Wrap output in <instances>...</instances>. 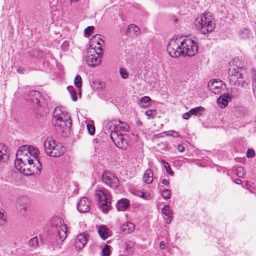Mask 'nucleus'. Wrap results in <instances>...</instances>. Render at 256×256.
<instances>
[{
    "label": "nucleus",
    "mask_w": 256,
    "mask_h": 256,
    "mask_svg": "<svg viewBox=\"0 0 256 256\" xmlns=\"http://www.w3.org/2000/svg\"><path fill=\"white\" fill-rule=\"evenodd\" d=\"M94 142H95V139H94L93 140V143H94V149H95V148H96V146L94 145Z\"/></svg>",
    "instance_id": "obj_59"
},
{
    "label": "nucleus",
    "mask_w": 256,
    "mask_h": 256,
    "mask_svg": "<svg viewBox=\"0 0 256 256\" xmlns=\"http://www.w3.org/2000/svg\"><path fill=\"white\" fill-rule=\"evenodd\" d=\"M56 236L57 240L58 239L60 242H63L66 237V227L64 225L61 224L56 227Z\"/></svg>",
    "instance_id": "obj_16"
},
{
    "label": "nucleus",
    "mask_w": 256,
    "mask_h": 256,
    "mask_svg": "<svg viewBox=\"0 0 256 256\" xmlns=\"http://www.w3.org/2000/svg\"><path fill=\"white\" fill-rule=\"evenodd\" d=\"M132 31L136 35H138L140 32V28L135 24H131L128 26V28L126 30V34H130Z\"/></svg>",
    "instance_id": "obj_26"
},
{
    "label": "nucleus",
    "mask_w": 256,
    "mask_h": 256,
    "mask_svg": "<svg viewBox=\"0 0 256 256\" xmlns=\"http://www.w3.org/2000/svg\"><path fill=\"white\" fill-rule=\"evenodd\" d=\"M255 155V152L252 148H248L246 152V156L248 158H252Z\"/></svg>",
    "instance_id": "obj_43"
},
{
    "label": "nucleus",
    "mask_w": 256,
    "mask_h": 256,
    "mask_svg": "<svg viewBox=\"0 0 256 256\" xmlns=\"http://www.w3.org/2000/svg\"><path fill=\"white\" fill-rule=\"evenodd\" d=\"M162 197L165 199H168L171 196V192L168 189H164L162 192Z\"/></svg>",
    "instance_id": "obj_41"
},
{
    "label": "nucleus",
    "mask_w": 256,
    "mask_h": 256,
    "mask_svg": "<svg viewBox=\"0 0 256 256\" xmlns=\"http://www.w3.org/2000/svg\"><path fill=\"white\" fill-rule=\"evenodd\" d=\"M168 136H172L174 138H178L179 136V134L177 132L172 131L170 133L168 134Z\"/></svg>",
    "instance_id": "obj_46"
},
{
    "label": "nucleus",
    "mask_w": 256,
    "mask_h": 256,
    "mask_svg": "<svg viewBox=\"0 0 256 256\" xmlns=\"http://www.w3.org/2000/svg\"><path fill=\"white\" fill-rule=\"evenodd\" d=\"M101 62H102V60H100L98 62L97 61V66H98L100 64Z\"/></svg>",
    "instance_id": "obj_58"
},
{
    "label": "nucleus",
    "mask_w": 256,
    "mask_h": 256,
    "mask_svg": "<svg viewBox=\"0 0 256 256\" xmlns=\"http://www.w3.org/2000/svg\"><path fill=\"white\" fill-rule=\"evenodd\" d=\"M172 219V217L170 216V218H168V219L167 220V223L170 224L171 222Z\"/></svg>",
    "instance_id": "obj_55"
},
{
    "label": "nucleus",
    "mask_w": 256,
    "mask_h": 256,
    "mask_svg": "<svg viewBox=\"0 0 256 256\" xmlns=\"http://www.w3.org/2000/svg\"><path fill=\"white\" fill-rule=\"evenodd\" d=\"M39 151L34 147L28 145H23L20 146L18 151L17 154L24 156V160L26 159L39 158L38 156Z\"/></svg>",
    "instance_id": "obj_10"
},
{
    "label": "nucleus",
    "mask_w": 256,
    "mask_h": 256,
    "mask_svg": "<svg viewBox=\"0 0 256 256\" xmlns=\"http://www.w3.org/2000/svg\"><path fill=\"white\" fill-rule=\"evenodd\" d=\"M24 204H20V209L22 210L24 212H26L27 210V206L26 205V204L24 203V202H23Z\"/></svg>",
    "instance_id": "obj_47"
},
{
    "label": "nucleus",
    "mask_w": 256,
    "mask_h": 256,
    "mask_svg": "<svg viewBox=\"0 0 256 256\" xmlns=\"http://www.w3.org/2000/svg\"><path fill=\"white\" fill-rule=\"evenodd\" d=\"M197 28L199 29L201 32L206 34L214 30L216 27L211 16L208 14H204L200 20L196 22Z\"/></svg>",
    "instance_id": "obj_4"
},
{
    "label": "nucleus",
    "mask_w": 256,
    "mask_h": 256,
    "mask_svg": "<svg viewBox=\"0 0 256 256\" xmlns=\"http://www.w3.org/2000/svg\"><path fill=\"white\" fill-rule=\"evenodd\" d=\"M120 74L122 78L126 79L128 77L129 74L126 68H122L120 69Z\"/></svg>",
    "instance_id": "obj_38"
},
{
    "label": "nucleus",
    "mask_w": 256,
    "mask_h": 256,
    "mask_svg": "<svg viewBox=\"0 0 256 256\" xmlns=\"http://www.w3.org/2000/svg\"><path fill=\"white\" fill-rule=\"evenodd\" d=\"M97 201L100 210L104 214H108L111 208V202L104 191L97 190Z\"/></svg>",
    "instance_id": "obj_9"
},
{
    "label": "nucleus",
    "mask_w": 256,
    "mask_h": 256,
    "mask_svg": "<svg viewBox=\"0 0 256 256\" xmlns=\"http://www.w3.org/2000/svg\"><path fill=\"white\" fill-rule=\"evenodd\" d=\"M242 182V180L239 178H236L234 180V182L236 184H240Z\"/></svg>",
    "instance_id": "obj_54"
},
{
    "label": "nucleus",
    "mask_w": 256,
    "mask_h": 256,
    "mask_svg": "<svg viewBox=\"0 0 256 256\" xmlns=\"http://www.w3.org/2000/svg\"><path fill=\"white\" fill-rule=\"evenodd\" d=\"M165 244L164 242H160V247L162 250L164 249Z\"/></svg>",
    "instance_id": "obj_53"
},
{
    "label": "nucleus",
    "mask_w": 256,
    "mask_h": 256,
    "mask_svg": "<svg viewBox=\"0 0 256 256\" xmlns=\"http://www.w3.org/2000/svg\"><path fill=\"white\" fill-rule=\"evenodd\" d=\"M55 220H56L57 222H61V219L59 218H56Z\"/></svg>",
    "instance_id": "obj_57"
},
{
    "label": "nucleus",
    "mask_w": 256,
    "mask_h": 256,
    "mask_svg": "<svg viewBox=\"0 0 256 256\" xmlns=\"http://www.w3.org/2000/svg\"><path fill=\"white\" fill-rule=\"evenodd\" d=\"M144 181L146 184H151L153 180V172L150 169L147 170L143 176Z\"/></svg>",
    "instance_id": "obj_21"
},
{
    "label": "nucleus",
    "mask_w": 256,
    "mask_h": 256,
    "mask_svg": "<svg viewBox=\"0 0 256 256\" xmlns=\"http://www.w3.org/2000/svg\"><path fill=\"white\" fill-rule=\"evenodd\" d=\"M44 151L46 154L51 157H58L64 153V147L57 144L55 140L50 138H48L44 141Z\"/></svg>",
    "instance_id": "obj_3"
},
{
    "label": "nucleus",
    "mask_w": 256,
    "mask_h": 256,
    "mask_svg": "<svg viewBox=\"0 0 256 256\" xmlns=\"http://www.w3.org/2000/svg\"><path fill=\"white\" fill-rule=\"evenodd\" d=\"M181 55L188 56H194L198 51V45L194 40L181 37Z\"/></svg>",
    "instance_id": "obj_5"
},
{
    "label": "nucleus",
    "mask_w": 256,
    "mask_h": 256,
    "mask_svg": "<svg viewBox=\"0 0 256 256\" xmlns=\"http://www.w3.org/2000/svg\"><path fill=\"white\" fill-rule=\"evenodd\" d=\"M79 0H69V1L70 2V4H72V2H77Z\"/></svg>",
    "instance_id": "obj_56"
},
{
    "label": "nucleus",
    "mask_w": 256,
    "mask_h": 256,
    "mask_svg": "<svg viewBox=\"0 0 256 256\" xmlns=\"http://www.w3.org/2000/svg\"><path fill=\"white\" fill-rule=\"evenodd\" d=\"M26 99L28 101L31 102L33 103L34 106L37 107L40 106L41 94L39 91L36 90H31L26 94Z\"/></svg>",
    "instance_id": "obj_12"
},
{
    "label": "nucleus",
    "mask_w": 256,
    "mask_h": 256,
    "mask_svg": "<svg viewBox=\"0 0 256 256\" xmlns=\"http://www.w3.org/2000/svg\"><path fill=\"white\" fill-rule=\"evenodd\" d=\"M157 114V111L155 109H150L146 112V116L152 118H154Z\"/></svg>",
    "instance_id": "obj_37"
},
{
    "label": "nucleus",
    "mask_w": 256,
    "mask_h": 256,
    "mask_svg": "<svg viewBox=\"0 0 256 256\" xmlns=\"http://www.w3.org/2000/svg\"><path fill=\"white\" fill-rule=\"evenodd\" d=\"M52 123L62 132L69 130L72 126L70 114L59 108H56L53 112Z\"/></svg>",
    "instance_id": "obj_2"
},
{
    "label": "nucleus",
    "mask_w": 256,
    "mask_h": 256,
    "mask_svg": "<svg viewBox=\"0 0 256 256\" xmlns=\"http://www.w3.org/2000/svg\"><path fill=\"white\" fill-rule=\"evenodd\" d=\"M204 110V108L202 106H199L194 108H192L190 110V113H191L192 115L198 116L201 114V113Z\"/></svg>",
    "instance_id": "obj_27"
},
{
    "label": "nucleus",
    "mask_w": 256,
    "mask_h": 256,
    "mask_svg": "<svg viewBox=\"0 0 256 256\" xmlns=\"http://www.w3.org/2000/svg\"><path fill=\"white\" fill-rule=\"evenodd\" d=\"M77 209L81 213L86 212L90 210V202L87 198H82L77 204Z\"/></svg>",
    "instance_id": "obj_14"
},
{
    "label": "nucleus",
    "mask_w": 256,
    "mask_h": 256,
    "mask_svg": "<svg viewBox=\"0 0 256 256\" xmlns=\"http://www.w3.org/2000/svg\"><path fill=\"white\" fill-rule=\"evenodd\" d=\"M99 41H97V45L100 46L97 47V50H99V52H97V58H102L104 54V49L103 47L105 46V42L101 38H99Z\"/></svg>",
    "instance_id": "obj_24"
},
{
    "label": "nucleus",
    "mask_w": 256,
    "mask_h": 256,
    "mask_svg": "<svg viewBox=\"0 0 256 256\" xmlns=\"http://www.w3.org/2000/svg\"><path fill=\"white\" fill-rule=\"evenodd\" d=\"M9 158V154L7 152L6 145L0 143V162H5Z\"/></svg>",
    "instance_id": "obj_19"
},
{
    "label": "nucleus",
    "mask_w": 256,
    "mask_h": 256,
    "mask_svg": "<svg viewBox=\"0 0 256 256\" xmlns=\"http://www.w3.org/2000/svg\"><path fill=\"white\" fill-rule=\"evenodd\" d=\"M93 158H94V155L93 156Z\"/></svg>",
    "instance_id": "obj_60"
},
{
    "label": "nucleus",
    "mask_w": 256,
    "mask_h": 256,
    "mask_svg": "<svg viewBox=\"0 0 256 256\" xmlns=\"http://www.w3.org/2000/svg\"><path fill=\"white\" fill-rule=\"evenodd\" d=\"M150 101L151 99L150 97L144 96L140 98L138 104L140 108H146L150 106Z\"/></svg>",
    "instance_id": "obj_25"
},
{
    "label": "nucleus",
    "mask_w": 256,
    "mask_h": 256,
    "mask_svg": "<svg viewBox=\"0 0 256 256\" xmlns=\"http://www.w3.org/2000/svg\"><path fill=\"white\" fill-rule=\"evenodd\" d=\"M74 84L75 86L78 88H80L82 85V79L80 76L76 75L74 80Z\"/></svg>",
    "instance_id": "obj_33"
},
{
    "label": "nucleus",
    "mask_w": 256,
    "mask_h": 256,
    "mask_svg": "<svg viewBox=\"0 0 256 256\" xmlns=\"http://www.w3.org/2000/svg\"><path fill=\"white\" fill-rule=\"evenodd\" d=\"M192 116V115L191 113H190L189 110L188 112L184 114L182 118L185 120H188Z\"/></svg>",
    "instance_id": "obj_45"
},
{
    "label": "nucleus",
    "mask_w": 256,
    "mask_h": 256,
    "mask_svg": "<svg viewBox=\"0 0 256 256\" xmlns=\"http://www.w3.org/2000/svg\"><path fill=\"white\" fill-rule=\"evenodd\" d=\"M96 36H92L89 41L88 46L86 50V62L91 67L94 68L96 65Z\"/></svg>",
    "instance_id": "obj_7"
},
{
    "label": "nucleus",
    "mask_w": 256,
    "mask_h": 256,
    "mask_svg": "<svg viewBox=\"0 0 256 256\" xmlns=\"http://www.w3.org/2000/svg\"><path fill=\"white\" fill-rule=\"evenodd\" d=\"M108 229L104 225H102L98 228V234L103 240H105L108 236Z\"/></svg>",
    "instance_id": "obj_22"
},
{
    "label": "nucleus",
    "mask_w": 256,
    "mask_h": 256,
    "mask_svg": "<svg viewBox=\"0 0 256 256\" xmlns=\"http://www.w3.org/2000/svg\"><path fill=\"white\" fill-rule=\"evenodd\" d=\"M239 34L241 38L246 39L249 38L251 32L249 30L246 28H242L240 30Z\"/></svg>",
    "instance_id": "obj_28"
},
{
    "label": "nucleus",
    "mask_w": 256,
    "mask_h": 256,
    "mask_svg": "<svg viewBox=\"0 0 256 256\" xmlns=\"http://www.w3.org/2000/svg\"><path fill=\"white\" fill-rule=\"evenodd\" d=\"M223 82L220 80H214L209 82L208 86L210 90L215 94H218L223 90Z\"/></svg>",
    "instance_id": "obj_13"
},
{
    "label": "nucleus",
    "mask_w": 256,
    "mask_h": 256,
    "mask_svg": "<svg viewBox=\"0 0 256 256\" xmlns=\"http://www.w3.org/2000/svg\"><path fill=\"white\" fill-rule=\"evenodd\" d=\"M28 164L24 165L22 173L26 176L39 174L42 170V166L39 158L26 159Z\"/></svg>",
    "instance_id": "obj_6"
},
{
    "label": "nucleus",
    "mask_w": 256,
    "mask_h": 256,
    "mask_svg": "<svg viewBox=\"0 0 256 256\" xmlns=\"http://www.w3.org/2000/svg\"><path fill=\"white\" fill-rule=\"evenodd\" d=\"M236 172L237 176L240 178H242L246 174V171L244 170V168L242 166H240L236 168Z\"/></svg>",
    "instance_id": "obj_36"
},
{
    "label": "nucleus",
    "mask_w": 256,
    "mask_h": 256,
    "mask_svg": "<svg viewBox=\"0 0 256 256\" xmlns=\"http://www.w3.org/2000/svg\"><path fill=\"white\" fill-rule=\"evenodd\" d=\"M104 182L113 188H117L119 186V180L118 178L113 174L104 172L102 176Z\"/></svg>",
    "instance_id": "obj_11"
},
{
    "label": "nucleus",
    "mask_w": 256,
    "mask_h": 256,
    "mask_svg": "<svg viewBox=\"0 0 256 256\" xmlns=\"http://www.w3.org/2000/svg\"><path fill=\"white\" fill-rule=\"evenodd\" d=\"M118 120H112L108 122L104 125V130L110 132V136L114 144L118 148L126 149L128 142L124 136L117 132V126Z\"/></svg>",
    "instance_id": "obj_1"
},
{
    "label": "nucleus",
    "mask_w": 256,
    "mask_h": 256,
    "mask_svg": "<svg viewBox=\"0 0 256 256\" xmlns=\"http://www.w3.org/2000/svg\"><path fill=\"white\" fill-rule=\"evenodd\" d=\"M87 130L88 132L90 134L92 135L94 134L95 132V126H94V122L92 123H86Z\"/></svg>",
    "instance_id": "obj_34"
},
{
    "label": "nucleus",
    "mask_w": 256,
    "mask_h": 256,
    "mask_svg": "<svg viewBox=\"0 0 256 256\" xmlns=\"http://www.w3.org/2000/svg\"><path fill=\"white\" fill-rule=\"evenodd\" d=\"M24 71H25V70L22 67H19L17 69V72L19 74H24Z\"/></svg>",
    "instance_id": "obj_49"
},
{
    "label": "nucleus",
    "mask_w": 256,
    "mask_h": 256,
    "mask_svg": "<svg viewBox=\"0 0 256 256\" xmlns=\"http://www.w3.org/2000/svg\"><path fill=\"white\" fill-rule=\"evenodd\" d=\"M178 150L180 152H183L185 148L184 146L180 144H178Z\"/></svg>",
    "instance_id": "obj_50"
},
{
    "label": "nucleus",
    "mask_w": 256,
    "mask_h": 256,
    "mask_svg": "<svg viewBox=\"0 0 256 256\" xmlns=\"http://www.w3.org/2000/svg\"><path fill=\"white\" fill-rule=\"evenodd\" d=\"M110 248V246L108 244L105 245L102 250V256H110L111 254Z\"/></svg>",
    "instance_id": "obj_32"
},
{
    "label": "nucleus",
    "mask_w": 256,
    "mask_h": 256,
    "mask_svg": "<svg viewBox=\"0 0 256 256\" xmlns=\"http://www.w3.org/2000/svg\"><path fill=\"white\" fill-rule=\"evenodd\" d=\"M5 222V218L4 212L0 210V225L4 224Z\"/></svg>",
    "instance_id": "obj_44"
},
{
    "label": "nucleus",
    "mask_w": 256,
    "mask_h": 256,
    "mask_svg": "<svg viewBox=\"0 0 256 256\" xmlns=\"http://www.w3.org/2000/svg\"><path fill=\"white\" fill-rule=\"evenodd\" d=\"M23 162H22V158H17L14 162V166L16 168L22 173V170L24 168Z\"/></svg>",
    "instance_id": "obj_30"
},
{
    "label": "nucleus",
    "mask_w": 256,
    "mask_h": 256,
    "mask_svg": "<svg viewBox=\"0 0 256 256\" xmlns=\"http://www.w3.org/2000/svg\"><path fill=\"white\" fill-rule=\"evenodd\" d=\"M144 195V194L143 193L142 194L141 196H142Z\"/></svg>",
    "instance_id": "obj_61"
},
{
    "label": "nucleus",
    "mask_w": 256,
    "mask_h": 256,
    "mask_svg": "<svg viewBox=\"0 0 256 256\" xmlns=\"http://www.w3.org/2000/svg\"><path fill=\"white\" fill-rule=\"evenodd\" d=\"M50 6L56 5L58 0H49Z\"/></svg>",
    "instance_id": "obj_48"
},
{
    "label": "nucleus",
    "mask_w": 256,
    "mask_h": 256,
    "mask_svg": "<svg viewBox=\"0 0 256 256\" xmlns=\"http://www.w3.org/2000/svg\"><path fill=\"white\" fill-rule=\"evenodd\" d=\"M128 128L129 126L126 123L118 120V124L117 126V132H118V134L121 133L123 135L122 132L128 131ZM124 136H125L124 134Z\"/></svg>",
    "instance_id": "obj_23"
},
{
    "label": "nucleus",
    "mask_w": 256,
    "mask_h": 256,
    "mask_svg": "<svg viewBox=\"0 0 256 256\" xmlns=\"http://www.w3.org/2000/svg\"><path fill=\"white\" fill-rule=\"evenodd\" d=\"M162 182L163 184L165 186H168L169 184V182L166 179H164L162 180Z\"/></svg>",
    "instance_id": "obj_52"
},
{
    "label": "nucleus",
    "mask_w": 256,
    "mask_h": 256,
    "mask_svg": "<svg viewBox=\"0 0 256 256\" xmlns=\"http://www.w3.org/2000/svg\"><path fill=\"white\" fill-rule=\"evenodd\" d=\"M87 242V238L84 234H80L78 236L76 242L75 246L78 249L82 248Z\"/></svg>",
    "instance_id": "obj_17"
},
{
    "label": "nucleus",
    "mask_w": 256,
    "mask_h": 256,
    "mask_svg": "<svg viewBox=\"0 0 256 256\" xmlns=\"http://www.w3.org/2000/svg\"><path fill=\"white\" fill-rule=\"evenodd\" d=\"M162 214L170 218V216L172 214L170 210V207L168 205H165L162 210Z\"/></svg>",
    "instance_id": "obj_39"
},
{
    "label": "nucleus",
    "mask_w": 256,
    "mask_h": 256,
    "mask_svg": "<svg viewBox=\"0 0 256 256\" xmlns=\"http://www.w3.org/2000/svg\"><path fill=\"white\" fill-rule=\"evenodd\" d=\"M251 76L252 81V89L253 92L254 94H256V72L254 69L251 70Z\"/></svg>",
    "instance_id": "obj_31"
},
{
    "label": "nucleus",
    "mask_w": 256,
    "mask_h": 256,
    "mask_svg": "<svg viewBox=\"0 0 256 256\" xmlns=\"http://www.w3.org/2000/svg\"><path fill=\"white\" fill-rule=\"evenodd\" d=\"M162 162L164 164V168L166 170V172L172 176H173L174 175V172L171 170V168L170 166V164L168 162H165L164 160H162Z\"/></svg>",
    "instance_id": "obj_40"
},
{
    "label": "nucleus",
    "mask_w": 256,
    "mask_h": 256,
    "mask_svg": "<svg viewBox=\"0 0 256 256\" xmlns=\"http://www.w3.org/2000/svg\"><path fill=\"white\" fill-rule=\"evenodd\" d=\"M130 206V201L128 199L124 198L118 201L116 208L118 211H125Z\"/></svg>",
    "instance_id": "obj_18"
},
{
    "label": "nucleus",
    "mask_w": 256,
    "mask_h": 256,
    "mask_svg": "<svg viewBox=\"0 0 256 256\" xmlns=\"http://www.w3.org/2000/svg\"><path fill=\"white\" fill-rule=\"evenodd\" d=\"M232 99V95L228 93H225L220 96L217 100L218 105L222 108H225Z\"/></svg>",
    "instance_id": "obj_15"
},
{
    "label": "nucleus",
    "mask_w": 256,
    "mask_h": 256,
    "mask_svg": "<svg viewBox=\"0 0 256 256\" xmlns=\"http://www.w3.org/2000/svg\"><path fill=\"white\" fill-rule=\"evenodd\" d=\"M182 38L181 37L173 38L170 40L166 46V50L170 56L172 58H177L182 54L181 41Z\"/></svg>",
    "instance_id": "obj_8"
},
{
    "label": "nucleus",
    "mask_w": 256,
    "mask_h": 256,
    "mask_svg": "<svg viewBox=\"0 0 256 256\" xmlns=\"http://www.w3.org/2000/svg\"><path fill=\"white\" fill-rule=\"evenodd\" d=\"M94 30V26H88L84 31L85 36L86 37L90 36L93 32Z\"/></svg>",
    "instance_id": "obj_42"
},
{
    "label": "nucleus",
    "mask_w": 256,
    "mask_h": 256,
    "mask_svg": "<svg viewBox=\"0 0 256 256\" xmlns=\"http://www.w3.org/2000/svg\"><path fill=\"white\" fill-rule=\"evenodd\" d=\"M38 245V238L34 237L31 238L28 242V246L32 248H36Z\"/></svg>",
    "instance_id": "obj_35"
},
{
    "label": "nucleus",
    "mask_w": 256,
    "mask_h": 256,
    "mask_svg": "<svg viewBox=\"0 0 256 256\" xmlns=\"http://www.w3.org/2000/svg\"><path fill=\"white\" fill-rule=\"evenodd\" d=\"M67 89L71 96L72 99L74 101H76L78 99V97H77L76 92L75 90L74 87L72 86H68L67 87Z\"/></svg>",
    "instance_id": "obj_29"
},
{
    "label": "nucleus",
    "mask_w": 256,
    "mask_h": 256,
    "mask_svg": "<svg viewBox=\"0 0 256 256\" xmlns=\"http://www.w3.org/2000/svg\"><path fill=\"white\" fill-rule=\"evenodd\" d=\"M105 86V84H102V83H98V84H97V90L98 89H99L100 88H102L103 87H104Z\"/></svg>",
    "instance_id": "obj_51"
},
{
    "label": "nucleus",
    "mask_w": 256,
    "mask_h": 256,
    "mask_svg": "<svg viewBox=\"0 0 256 256\" xmlns=\"http://www.w3.org/2000/svg\"><path fill=\"white\" fill-rule=\"evenodd\" d=\"M135 228L134 224L130 222H126L121 226V230L124 234H128L132 232Z\"/></svg>",
    "instance_id": "obj_20"
}]
</instances>
